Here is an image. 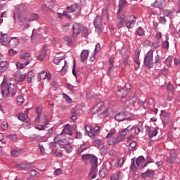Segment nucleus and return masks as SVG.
<instances>
[{
  "instance_id": "1",
  "label": "nucleus",
  "mask_w": 180,
  "mask_h": 180,
  "mask_svg": "<svg viewBox=\"0 0 180 180\" xmlns=\"http://www.w3.org/2000/svg\"><path fill=\"white\" fill-rule=\"evenodd\" d=\"M0 89L3 98H8L9 94H11L12 96H15L18 91V84L16 82L13 83L12 82H8L4 77L0 86Z\"/></svg>"
},
{
  "instance_id": "2",
  "label": "nucleus",
  "mask_w": 180,
  "mask_h": 180,
  "mask_svg": "<svg viewBox=\"0 0 180 180\" xmlns=\"http://www.w3.org/2000/svg\"><path fill=\"white\" fill-rule=\"evenodd\" d=\"M53 141H55L56 144H58L60 148H64L68 154L72 152V146L68 140L65 139L64 134L58 135L54 138Z\"/></svg>"
},
{
  "instance_id": "3",
  "label": "nucleus",
  "mask_w": 180,
  "mask_h": 180,
  "mask_svg": "<svg viewBox=\"0 0 180 180\" xmlns=\"http://www.w3.org/2000/svg\"><path fill=\"white\" fill-rule=\"evenodd\" d=\"M153 54L154 51L150 50L146 53L144 58V65H146L148 70L153 67V60L154 58Z\"/></svg>"
},
{
  "instance_id": "4",
  "label": "nucleus",
  "mask_w": 180,
  "mask_h": 180,
  "mask_svg": "<svg viewBox=\"0 0 180 180\" xmlns=\"http://www.w3.org/2000/svg\"><path fill=\"white\" fill-rule=\"evenodd\" d=\"M91 179L96 176V172L98 171V158L95 155H91Z\"/></svg>"
},
{
  "instance_id": "5",
  "label": "nucleus",
  "mask_w": 180,
  "mask_h": 180,
  "mask_svg": "<svg viewBox=\"0 0 180 180\" xmlns=\"http://www.w3.org/2000/svg\"><path fill=\"white\" fill-rule=\"evenodd\" d=\"M130 89H131V85L129 83H126L124 86L117 90V96H118V98H126Z\"/></svg>"
},
{
  "instance_id": "6",
  "label": "nucleus",
  "mask_w": 180,
  "mask_h": 180,
  "mask_svg": "<svg viewBox=\"0 0 180 180\" xmlns=\"http://www.w3.org/2000/svg\"><path fill=\"white\" fill-rule=\"evenodd\" d=\"M15 167L19 171H29V169H32V164L30 162H20L15 165Z\"/></svg>"
},
{
  "instance_id": "7",
  "label": "nucleus",
  "mask_w": 180,
  "mask_h": 180,
  "mask_svg": "<svg viewBox=\"0 0 180 180\" xmlns=\"http://www.w3.org/2000/svg\"><path fill=\"white\" fill-rule=\"evenodd\" d=\"M152 8H158L160 11L167 6V1L165 0H155L154 3L150 4Z\"/></svg>"
},
{
  "instance_id": "8",
  "label": "nucleus",
  "mask_w": 180,
  "mask_h": 180,
  "mask_svg": "<svg viewBox=\"0 0 180 180\" xmlns=\"http://www.w3.org/2000/svg\"><path fill=\"white\" fill-rule=\"evenodd\" d=\"M104 108L105 103L101 101L98 103H96L91 108V113H93V115H95V113L101 112Z\"/></svg>"
},
{
  "instance_id": "9",
  "label": "nucleus",
  "mask_w": 180,
  "mask_h": 180,
  "mask_svg": "<svg viewBox=\"0 0 180 180\" xmlns=\"http://www.w3.org/2000/svg\"><path fill=\"white\" fill-rule=\"evenodd\" d=\"M136 16L134 15H129L127 18L126 25L127 29H133L134 27V25H136Z\"/></svg>"
},
{
  "instance_id": "10",
  "label": "nucleus",
  "mask_w": 180,
  "mask_h": 180,
  "mask_svg": "<svg viewBox=\"0 0 180 180\" xmlns=\"http://www.w3.org/2000/svg\"><path fill=\"white\" fill-rule=\"evenodd\" d=\"M101 25H102V18L100 16H96L94 21V25L96 27V30L98 32V33H102Z\"/></svg>"
},
{
  "instance_id": "11",
  "label": "nucleus",
  "mask_w": 180,
  "mask_h": 180,
  "mask_svg": "<svg viewBox=\"0 0 180 180\" xmlns=\"http://www.w3.org/2000/svg\"><path fill=\"white\" fill-rule=\"evenodd\" d=\"M67 10L70 13L77 11L76 16H78V15L81 13V8L78 6V4H74L72 6L67 7Z\"/></svg>"
},
{
  "instance_id": "12",
  "label": "nucleus",
  "mask_w": 180,
  "mask_h": 180,
  "mask_svg": "<svg viewBox=\"0 0 180 180\" xmlns=\"http://www.w3.org/2000/svg\"><path fill=\"white\" fill-rule=\"evenodd\" d=\"M125 137L121 136V135L118 136L114 139H109L108 140V143L109 146H113L115 144H119V143H121V141H123L124 140Z\"/></svg>"
},
{
  "instance_id": "13",
  "label": "nucleus",
  "mask_w": 180,
  "mask_h": 180,
  "mask_svg": "<svg viewBox=\"0 0 180 180\" xmlns=\"http://www.w3.org/2000/svg\"><path fill=\"white\" fill-rule=\"evenodd\" d=\"M38 78H40V81H44V79H51V74L47 73V72L42 70L39 74Z\"/></svg>"
},
{
  "instance_id": "14",
  "label": "nucleus",
  "mask_w": 180,
  "mask_h": 180,
  "mask_svg": "<svg viewBox=\"0 0 180 180\" xmlns=\"http://www.w3.org/2000/svg\"><path fill=\"white\" fill-rule=\"evenodd\" d=\"M14 77L15 78V81H18V82H23L25 79H26V74H21L20 71H17Z\"/></svg>"
},
{
  "instance_id": "15",
  "label": "nucleus",
  "mask_w": 180,
  "mask_h": 180,
  "mask_svg": "<svg viewBox=\"0 0 180 180\" xmlns=\"http://www.w3.org/2000/svg\"><path fill=\"white\" fill-rule=\"evenodd\" d=\"M10 41L11 40L9 39L8 34H3L1 32V37L0 39V41H1V44H2V46H8Z\"/></svg>"
},
{
  "instance_id": "16",
  "label": "nucleus",
  "mask_w": 180,
  "mask_h": 180,
  "mask_svg": "<svg viewBox=\"0 0 180 180\" xmlns=\"http://www.w3.org/2000/svg\"><path fill=\"white\" fill-rule=\"evenodd\" d=\"M9 67V63L6 60L0 61V74H2L8 70Z\"/></svg>"
},
{
  "instance_id": "17",
  "label": "nucleus",
  "mask_w": 180,
  "mask_h": 180,
  "mask_svg": "<svg viewBox=\"0 0 180 180\" xmlns=\"http://www.w3.org/2000/svg\"><path fill=\"white\" fill-rule=\"evenodd\" d=\"M79 113L78 110L75 108H72L70 110V119L72 122H77V119H78Z\"/></svg>"
},
{
  "instance_id": "18",
  "label": "nucleus",
  "mask_w": 180,
  "mask_h": 180,
  "mask_svg": "<svg viewBox=\"0 0 180 180\" xmlns=\"http://www.w3.org/2000/svg\"><path fill=\"white\" fill-rule=\"evenodd\" d=\"M73 36L75 37V36H78L79 33H81V25L75 22L73 24Z\"/></svg>"
},
{
  "instance_id": "19",
  "label": "nucleus",
  "mask_w": 180,
  "mask_h": 180,
  "mask_svg": "<svg viewBox=\"0 0 180 180\" xmlns=\"http://www.w3.org/2000/svg\"><path fill=\"white\" fill-rule=\"evenodd\" d=\"M124 15L122 14L121 15H118V20L117 26L119 29H121V27H123V23H124V20H126V18H124Z\"/></svg>"
},
{
  "instance_id": "20",
  "label": "nucleus",
  "mask_w": 180,
  "mask_h": 180,
  "mask_svg": "<svg viewBox=\"0 0 180 180\" xmlns=\"http://www.w3.org/2000/svg\"><path fill=\"white\" fill-rule=\"evenodd\" d=\"M131 129H133V127H131V126H128L126 129H124L120 133V136H122V137H125L126 134H132L133 132L131 131Z\"/></svg>"
},
{
  "instance_id": "21",
  "label": "nucleus",
  "mask_w": 180,
  "mask_h": 180,
  "mask_svg": "<svg viewBox=\"0 0 180 180\" xmlns=\"http://www.w3.org/2000/svg\"><path fill=\"white\" fill-rule=\"evenodd\" d=\"M19 39L17 38H13L10 40L8 42V46L9 47H11V49H15V47L18 46L19 44Z\"/></svg>"
},
{
  "instance_id": "22",
  "label": "nucleus",
  "mask_w": 180,
  "mask_h": 180,
  "mask_svg": "<svg viewBox=\"0 0 180 180\" xmlns=\"http://www.w3.org/2000/svg\"><path fill=\"white\" fill-rule=\"evenodd\" d=\"M142 178H154V170H147L141 174Z\"/></svg>"
},
{
  "instance_id": "23",
  "label": "nucleus",
  "mask_w": 180,
  "mask_h": 180,
  "mask_svg": "<svg viewBox=\"0 0 180 180\" xmlns=\"http://www.w3.org/2000/svg\"><path fill=\"white\" fill-rule=\"evenodd\" d=\"M89 56V51L88 50H84L82 51L81 55H80V58L84 63V61H86L88 60V57Z\"/></svg>"
},
{
  "instance_id": "24",
  "label": "nucleus",
  "mask_w": 180,
  "mask_h": 180,
  "mask_svg": "<svg viewBox=\"0 0 180 180\" xmlns=\"http://www.w3.org/2000/svg\"><path fill=\"white\" fill-rule=\"evenodd\" d=\"M27 115H29V109L26 110L25 113L19 114V120H21L22 122H27Z\"/></svg>"
},
{
  "instance_id": "25",
  "label": "nucleus",
  "mask_w": 180,
  "mask_h": 180,
  "mask_svg": "<svg viewBox=\"0 0 180 180\" xmlns=\"http://www.w3.org/2000/svg\"><path fill=\"white\" fill-rule=\"evenodd\" d=\"M115 120L117 122H122L123 120H126V116L124 115V112H119L115 117Z\"/></svg>"
},
{
  "instance_id": "26",
  "label": "nucleus",
  "mask_w": 180,
  "mask_h": 180,
  "mask_svg": "<svg viewBox=\"0 0 180 180\" xmlns=\"http://www.w3.org/2000/svg\"><path fill=\"white\" fill-rule=\"evenodd\" d=\"M101 128L99 127H91V137H95V136H98L99 135V129Z\"/></svg>"
},
{
  "instance_id": "27",
  "label": "nucleus",
  "mask_w": 180,
  "mask_h": 180,
  "mask_svg": "<svg viewBox=\"0 0 180 180\" xmlns=\"http://www.w3.org/2000/svg\"><path fill=\"white\" fill-rule=\"evenodd\" d=\"M37 117L35 118V123H40V117H41V108L36 107Z\"/></svg>"
},
{
  "instance_id": "28",
  "label": "nucleus",
  "mask_w": 180,
  "mask_h": 180,
  "mask_svg": "<svg viewBox=\"0 0 180 180\" xmlns=\"http://www.w3.org/2000/svg\"><path fill=\"white\" fill-rule=\"evenodd\" d=\"M39 19V15L32 13L30 18H25V22H33V20H37Z\"/></svg>"
},
{
  "instance_id": "29",
  "label": "nucleus",
  "mask_w": 180,
  "mask_h": 180,
  "mask_svg": "<svg viewBox=\"0 0 180 180\" xmlns=\"http://www.w3.org/2000/svg\"><path fill=\"white\" fill-rule=\"evenodd\" d=\"M121 175H122V172H116L115 173L111 175L110 180H120Z\"/></svg>"
},
{
  "instance_id": "30",
  "label": "nucleus",
  "mask_w": 180,
  "mask_h": 180,
  "mask_svg": "<svg viewBox=\"0 0 180 180\" xmlns=\"http://www.w3.org/2000/svg\"><path fill=\"white\" fill-rule=\"evenodd\" d=\"M82 160L86 164H88V162H91V154H84V155H82Z\"/></svg>"
},
{
  "instance_id": "31",
  "label": "nucleus",
  "mask_w": 180,
  "mask_h": 180,
  "mask_svg": "<svg viewBox=\"0 0 180 180\" xmlns=\"http://www.w3.org/2000/svg\"><path fill=\"white\" fill-rule=\"evenodd\" d=\"M115 133H116V129H112L110 131V132L107 134L106 139L108 140H113V136H115Z\"/></svg>"
},
{
  "instance_id": "32",
  "label": "nucleus",
  "mask_w": 180,
  "mask_h": 180,
  "mask_svg": "<svg viewBox=\"0 0 180 180\" xmlns=\"http://www.w3.org/2000/svg\"><path fill=\"white\" fill-rule=\"evenodd\" d=\"M99 175L101 178H105L108 175V169L103 167L99 172Z\"/></svg>"
},
{
  "instance_id": "33",
  "label": "nucleus",
  "mask_w": 180,
  "mask_h": 180,
  "mask_svg": "<svg viewBox=\"0 0 180 180\" xmlns=\"http://www.w3.org/2000/svg\"><path fill=\"white\" fill-rule=\"evenodd\" d=\"M65 56L55 58L53 59V63H54V64H56V65H58V64H60V63L62 62L63 60H65Z\"/></svg>"
},
{
  "instance_id": "34",
  "label": "nucleus",
  "mask_w": 180,
  "mask_h": 180,
  "mask_svg": "<svg viewBox=\"0 0 180 180\" xmlns=\"http://www.w3.org/2000/svg\"><path fill=\"white\" fill-rule=\"evenodd\" d=\"M144 157L143 156H139L137 159H136V165L137 167H140L141 165V164H143V162H144Z\"/></svg>"
},
{
  "instance_id": "35",
  "label": "nucleus",
  "mask_w": 180,
  "mask_h": 180,
  "mask_svg": "<svg viewBox=\"0 0 180 180\" xmlns=\"http://www.w3.org/2000/svg\"><path fill=\"white\" fill-rule=\"evenodd\" d=\"M113 63H115V58H111L109 60L110 67L108 68V72L110 73L112 70H113Z\"/></svg>"
},
{
  "instance_id": "36",
  "label": "nucleus",
  "mask_w": 180,
  "mask_h": 180,
  "mask_svg": "<svg viewBox=\"0 0 180 180\" xmlns=\"http://www.w3.org/2000/svg\"><path fill=\"white\" fill-rule=\"evenodd\" d=\"M127 4V1H126V0H120V4H119L120 9L117 11V13H119V12H120V10L122 9V8H123V6H126Z\"/></svg>"
},
{
  "instance_id": "37",
  "label": "nucleus",
  "mask_w": 180,
  "mask_h": 180,
  "mask_svg": "<svg viewBox=\"0 0 180 180\" xmlns=\"http://www.w3.org/2000/svg\"><path fill=\"white\" fill-rule=\"evenodd\" d=\"M165 64L167 67H171L172 65V56H169L165 60Z\"/></svg>"
},
{
  "instance_id": "38",
  "label": "nucleus",
  "mask_w": 180,
  "mask_h": 180,
  "mask_svg": "<svg viewBox=\"0 0 180 180\" xmlns=\"http://www.w3.org/2000/svg\"><path fill=\"white\" fill-rule=\"evenodd\" d=\"M93 146L94 147H101L102 146V141L100 139H95L93 141Z\"/></svg>"
},
{
  "instance_id": "39",
  "label": "nucleus",
  "mask_w": 180,
  "mask_h": 180,
  "mask_svg": "<svg viewBox=\"0 0 180 180\" xmlns=\"http://www.w3.org/2000/svg\"><path fill=\"white\" fill-rule=\"evenodd\" d=\"M137 146V143L136 141H132L129 143V150L131 151L132 150H134L136 147Z\"/></svg>"
},
{
  "instance_id": "40",
  "label": "nucleus",
  "mask_w": 180,
  "mask_h": 180,
  "mask_svg": "<svg viewBox=\"0 0 180 180\" xmlns=\"http://www.w3.org/2000/svg\"><path fill=\"white\" fill-rule=\"evenodd\" d=\"M124 164V159L121 158L115 164V167H116V168H117V167H122Z\"/></svg>"
},
{
  "instance_id": "41",
  "label": "nucleus",
  "mask_w": 180,
  "mask_h": 180,
  "mask_svg": "<svg viewBox=\"0 0 180 180\" xmlns=\"http://www.w3.org/2000/svg\"><path fill=\"white\" fill-rule=\"evenodd\" d=\"M157 134H158V129L155 128L152 131H150V134H149V137L150 139H153V137H155Z\"/></svg>"
},
{
  "instance_id": "42",
  "label": "nucleus",
  "mask_w": 180,
  "mask_h": 180,
  "mask_svg": "<svg viewBox=\"0 0 180 180\" xmlns=\"http://www.w3.org/2000/svg\"><path fill=\"white\" fill-rule=\"evenodd\" d=\"M67 60H64V65L62 67V70H60V74L62 75H65V73L67 72Z\"/></svg>"
},
{
  "instance_id": "43",
  "label": "nucleus",
  "mask_w": 180,
  "mask_h": 180,
  "mask_svg": "<svg viewBox=\"0 0 180 180\" xmlns=\"http://www.w3.org/2000/svg\"><path fill=\"white\" fill-rule=\"evenodd\" d=\"M63 40H65V41H67V43H68V44H71V43L72 41H74V38L70 37V36H65L63 37Z\"/></svg>"
},
{
  "instance_id": "44",
  "label": "nucleus",
  "mask_w": 180,
  "mask_h": 180,
  "mask_svg": "<svg viewBox=\"0 0 180 180\" xmlns=\"http://www.w3.org/2000/svg\"><path fill=\"white\" fill-rule=\"evenodd\" d=\"M6 137L10 139V140H12L13 141H16V140H18V136L16 134H8L6 135Z\"/></svg>"
},
{
  "instance_id": "45",
  "label": "nucleus",
  "mask_w": 180,
  "mask_h": 180,
  "mask_svg": "<svg viewBox=\"0 0 180 180\" xmlns=\"http://www.w3.org/2000/svg\"><path fill=\"white\" fill-rule=\"evenodd\" d=\"M84 130H85V136H89V137L91 136L89 134L91 133V125H86L84 127Z\"/></svg>"
},
{
  "instance_id": "46",
  "label": "nucleus",
  "mask_w": 180,
  "mask_h": 180,
  "mask_svg": "<svg viewBox=\"0 0 180 180\" xmlns=\"http://www.w3.org/2000/svg\"><path fill=\"white\" fill-rule=\"evenodd\" d=\"M20 152H19L16 150H13L11 151V157L16 158L17 157H20Z\"/></svg>"
},
{
  "instance_id": "47",
  "label": "nucleus",
  "mask_w": 180,
  "mask_h": 180,
  "mask_svg": "<svg viewBox=\"0 0 180 180\" xmlns=\"http://www.w3.org/2000/svg\"><path fill=\"white\" fill-rule=\"evenodd\" d=\"M17 103L18 105H22V103H25V98H23V96H18L17 97Z\"/></svg>"
},
{
  "instance_id": "48",
  "label": "nucleus",
  "mask_w": 180,
  "mask_h": 180,
  "mask_svg": "<svg viewBox=\"0 0 180 180\" xmlns=\"http://www.w3.org/2000/svg\"><path fill=\"white\" fill-rule=\"evenodd\" d=\"M88 28H86V27H84L82 30V36L84 37H88Z\"/></svg>"
},
{
  "instance_id": "49",
  "label": "nucleus",
  "mask_w": 180,
  "mask_h": 180,
  "mask_svg": "<svg viewBox=\"0 0 180 180\" xmlns=\"http://www.w3.org/2000/svg\"><path fill=\"white\" fill-rule=\"evenodd\" d=\"M17 70H23L25 65L19 61L15 63Z\"/></svg>"
},
{
  "instance_id": "50",
  "label": "nucleus",
  "mask_w": 180,
  "mask_h": 180,
  "mask_svg": "<svg viewBox=\"0 0 180 180\" xmlns=\"http://www.w3.org/2000/svg\"><path fill=\"white\" fill-rule=\"evenodd\" d=\"M136 33L138 36H144V30L143 29V27H139L136 30Z\"/></svg>"
},
{
  "instance_id": "51",
  "label": "nucleus",
  "mask_w": 180,
  "mask_h": 180,
  "mask_svg": "<svg viewBox=\"0 0 180 180\" xmlns=\"http://www.w3.org/2000/svg\"><path fill=\"white\" fill-rule=\"evenodd\" d=\"M85 150H86V146H84V145H82L79 149H78V154L79 155H81V154H82V153L84 151H85Z\"/></svg>"
},
{
  "instance_id": "52",
  "label": "nucleus",
  "mask_w": 180,
  "mask_h": 180,
  "mask_svg": "<svg viewBox=\"0 0 180 180\" xmlns=\"http://www.w3.org/2000/svg\"><path fill=\"white\" fill-rule=\"evenodd\" d=\"M41 122L47 126V124H49V117H47L46 115H44L41 120Z\"/></svg>"
},
{
  "instance_id": "53",
  "label": "nucleus",
  "mask_w": 180,
  "mask_h": 180,
  "mask_svg": "<svg viewBox=\"0 0 180 180\" xmlns=\"http://www.w3.org/2000/svg\"><path fill=\"white\" fill-rule=\"evenodd\" d=\"M134 61L136 64V65H135V70H136V71H137V70H139V68H140V60H139V57L134 59Z\"/></svg>"
},
{
  "instance_id": "54",
  "label": "nucleus",
  "mask_w": 180,
  "mask_h": 180,
  "mask_svg": "<svg viewBox=\"0 0 180 180\" xmlns=\"http://www.w3.org/2000/svg\"><path fill=\"white\" fill-rule=\"evenodd\" d=\"M174 12H175V11L174 9H171V10H165L164 11V15L165 16H169V15H171L172 13H174Z\"/></svg>"
},
{
  "instance_id": "55",
  "label": "nucleus",
  "mask_w": 180,
  "mask_h": 180,
  "mask_svg": "<svg viewBox=\"0 0 180 180\" xmlns=\"http://www.w3.org/2000/svg\"><path fill=\"white\" fill-rule=\"evenodd\" d=\"M29 57H30V53H25L21 55V56H20V58L21 60H27V58H29Z\"/></svg>"
},
{
  "instance_id": "56",
  "label": "nucleus",
  "mask_w": 180,
  "mask_h": 180,
  "mask_svg": "<svg viewBox=\"0 0 180 180\" xmlns=\"http://www.w3.org/2000/svg\"><path fill=\"white\" fill-rule=\"evenodd\" d=\"M133 127L131 131L134 134H139V133H140V128H139V127Z\"/></svg>"
},
{
  "instance_id": "57",
  "label": "nucleus",
  "mask_w": 180,
  "mask_h": 180,
  "mask_svg": "<svg viewBox=\"0 0 180 180\" xmlns=\"http://www.w3.org/2000/svg\"><path fill=\"white\" fill-rule=\"evenodd\" d=\"M131 171H137V166H136V163L134 162V159H132V162L130 167Z\"/></svg>"
},
{
  "instance_id": "58",
  "label": "nucleus",
  "mask_w": 180,
  "mask_h": 180,
  "mask_svg": "<svg viewBox=\"0 0 180 180\" xmlns=\"http://www.w3.org/2000/svg\"><path fill=\"white\" fill-rule=\"evenodd\" d=\"M109 115V110H106L103 112L99 114L100 117H106V116Z\"/></svg>"
},
{
  "instance_id": "59",
  "label": "nucleus",
  "mask_w": 180,
  "mask_h": 180,
  "mask_svg": "<svg viewBox=\"0 0 180 180\" xmlns=\"http://www.w3.org/2000/svg\"><path fill=\"white\" fill-rule=\"evenodd\" d=\"M53 155H56V157H58L59 158H61L63 157V153L58 150H53Z\"/></svg>"
},
{
  "instance_id": "60",
  "label": "nucleus",
  "mask_w": 180,
  "mask_h": 180,
  "mask_svg": "<svg viewBox=\"0 0 180 180\" xmlns=\"http://www.w3.org/2000/svg\"><path fill=\"white\" fill-rule=\"evenodd\" d=\"M46 127H47V125L44 124V125H38L37 127H35V129H37V130H46Z\"/></svg>"
},
{
  "instance_id": "61",
  "label": "nucleus",
  "mask_w": 180,
  "mask_h": 180,
  "mask_svg": "<svg viewBox=\"0 0 180 180\" xmlns=\"http://www.w3.org/2000/svg\"><path fill=\"white\" fill-rule=\"evenodd\" d=\"M99 51H101V44H97L95 46L94 54H96V53H99Z\"/></svg>"
},
{
  "instance_id": "62",
  "label": "nucleus",
  "mask_w": 180,
  "mask_h": 180,
  "mask_svg": "<svg viewBox=\"0 0 180 180\" xmlns=\"http://www.w3.org/2000/svg\"><path fill=\"white\" fill-rule=\"evenodd\" d=\"M63 96L64 99H65V101L68 102V103H71V98H70L68 95L65 94V93H63Z\"/></svg>"
},
{
  "instance_id": "63",
  "label": "nucleus",
  "mask_w": 180,
  "mask_h": 180,
  "mask_svg": "<svg viewBox=\"0 0 180 180\" xmlns=\"http://www.w3.org/2000/svg\"><path fill=\"white\" fill-rule=\"evenodd\" d=\"M1 127L3 129V130H6V129H8V122L4 121L1 125Z\"/></svg>"
},
{
  "instance_id": "64",
  "label": "nucleus",
  "mask_w": 180,
  "mask_h": 180,
  "mask_svg": "<svg viewBox=\"0 0 180 180\" xmlns=\"http://www.w3.org/2000/svg\"><path fill=\"white\" fill-rule=\"evenodd\" d=\"M162 46L163 49H169V42H168L167 41H165L164 42H162Z\"/></svg>"
}]
</instances>
